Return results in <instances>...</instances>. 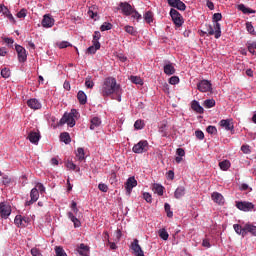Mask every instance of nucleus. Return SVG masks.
<instances>
[{
	"mask_svg": "<svg viewBox=\"0 0 256 256\" xmlns=\"http://www.w3.org/2000/svg\"><path fill=\"white\" fill-rule=\"evenodd\" d=\"M185 191L186 190L184 186H179L174 192L175 199H181L182 197H185Z\"/></svg>",
	"mask_w": 256,
	"mask_h": 256,
	"instance_id": "4be33fe9",
	"label": "nucleus"
},
{
	"mask_svg": "<svg viewBox=\"0 0 256 256\" xmlns=\"http://www.w3.org/2000/svg\"><path fill=\"white\" fill-rule=\"evenodd\" d=\"M148 149H149V142H147V140H141L133 146L132 151L133 153L141 154V153H147Z\"/></svg>",
	"mask_w": 256,
	"mask_h": 256,
	"instance_id": "20e7f679",
	"label": "nucleus"
},
{
	"mask_svg": "<svg viewBox=\"0 0 256 256\" xmlns=\"http://www.w3.org/2000/svg\"><path fill=\"white\" fill-rule=\"evenodd\" d=\"M77 99L80 103V105H86L87 104V94L80 90L77 94Z\"/></svg>",
	"mask_w": 256,
	"mask_h": 256,
	"instance_id": "b1692460",
	"label": "nucleus"
},
{
	"mask_svg": "<svg viewBox=\"0 0 256 256\" xmlns=\"http://www.w3.org/2000/svg\"><path fill=\"white\" fill-rule=\"evenodd\" d=\"M204 107H206V109H211L212 107H215V100H213V99L205 100Z\"/></svg>",
	"mask_w": 256,
	"mask_h": 256,
	"instance_id": "37998d69",
	"label": "nucleus"
},
{
	"mask_svg": "<svg viewBox=\"0 0 256 256\" xmlns=\"http://www.w3.org/2000/svg\"><path fill=\"white\" fill-rule=\"evenodd\" d=\"M169 83H170V85H177V83H179V78L177 76H172L169 79Z\"/></svg>",
	"mask_w": 256,
	"mask_h": 256,
	"instance_id": "774afa93",
	"label": "nucleus"
},
{
	"mask_svg": "<svg viewBox=\"0 0 256 256\" xmlns=\"http://www.w3.org/2000/svg\"><path fill=\"white\" fill-rule=\"evenodd\" d=\"M158 235H159L160 239H163V241H167V239H169V233L164 228H162L158 231Z\"/></svg>",
	"mask_w": 256,
	"mask_h": 256,
	"instance_id": "72a5a7b5",
	"label": "nucleus"
},
{
	"mask_svg": "<svg viewBox=\"0 0 256 256\" xmlns=\"http://www.w3.org/2000/svg\"><path fill=\"white\" fill-rule=\"evenodd\" d=\"M133 19H136L137 21L142 19L141 14H139V12H137L135 9L132 10V13L130 14Z\"/></svg>",
	"mask_w": 256,
	"mask_h": 256,
	"instance_id": "052dcab7",
	"label": "nucleus"
},
{
	"mask_svg": "<svg viewBox=\"0 0 256 256\" xmlns=\"http://www.w3.org/2000/svg\"><path fill=\"white\" fill-rule=\"evenodd\" d=\"M57 46L59 47V49H67V47H71V43L67 41H62V42H58Z\"/></svg>",
	"mask_w": 256,
	"mask_h": 256,
	"instance_id": "6e6d98bb",
	"label": "nucleus"
},
{
	"mask_svg": "<svg viewBox=\"0 0 256 256\" xmlns=\"http://www.w3.org/2000/svg\"><path fill=\"white\" fill-rule=\"evenodd\" d=\"M27 105L28 107H30V109H41V102H39V100L32 98L30 100L27 101Z\"/></svg>",
	"mask_w": 256,
	"mask_h": 256,
	"instance_id": "a211bd4d",
	"label": "nucleus"
},
{
	"mask_svg": "<svg viewBox=\"0 0 256 256\" xmlns=\"http://www.w3.org/2000/svg\"><path fill=\"white\" fill-rule=\"evenodd\" d=\"M125 31L129 35H137V31L135 30V28L133 26H125Z\"/></svg>",
	"mask_w": 256,
	"mask_h": 256,
	"instance_id": "603ef678",
	"label": "nucleus"
},
{
	"mask_svg": "<svg viewBox=\"0 0 256 256\" xmlns=\"http://www.w3.org/2000/svg\"><path fill=\"white\" fill-rule=\"evenodd\" d=\"M144 21H146V23H148V24L153 23V12L147 11L144 14Z\"/></svg>",
	"mask_w": 256,
	"mask_h": 256,
	"instance_id": "4c0bfd02",
	"label": "nucleus"
},
{
	"mask_svg": "<svg viewBox=\"0 0 256 256\" xmlns=\"http://www.w3.org/2000/svg\"><path fill=\"white\" fill-rule=\"evenodd\" d=\"M31 255H33V256H43V254H41V250H39L38 248H32L31 249Z\"/></svg>",
	"mask_w": 256,
	"mask_h": 256,
	"instance_id": "69168bd1",
	"label": "nucleus"
},
{
	"mask_svg": "<svg viewBox=\"0 0 256 256\" xmlns=\"http://www.w3.org/2000/svg\"><path fill=\"white\" fill-rule=\"evenodd\" d=\"M247 233H251V235L256 237V226L251 223L245 224V235H247Z\"/></svg>",
	"mask_w": 256,
	"mask_h": 256,
	"instance_id": "412c9836",
	"label": "nucleus"
},
{
	"mask_svg": "<svg viewBox=\"0 0 256 256\" xmlns=\"http://www.w3.org/2000/svg\"><path fill=\"white\" fill-rule=\"evenodd\" d=\"M233 229H234L235 233H237V235H242L243 237H245V225H244V227L242 228L241 225H239V224H234V225H233Z\"/></svg>",
	"mask_w": 256,
	"mask_h": 256,
	"instance_id": "c85d7f7f",
	"label": "nucleus"
},
{
	"mask_svg": "<svg viewBox=\"0 0 256 256\" xmlns=\"http://www.w3.org/2000/svg\"><path fill=\"white\" fill-rule=\"evenodd\" d=\"M207 32L208 35H214L215 39H219V37H221V24L220 23H216L213 26L209 25L207 28Z\"/></svg>",
	"mask_w": 256,
	"mask_h": 256,
	"instance_id": "0eeeda50",
	"label": "nucleus"
},
{
	"mask_svg": "<svg viewBox=\"0 0 256 256\" xmlns=\"http://www.w3.org/2000/svg\"><path fill=\"white\" fill-rule=\"evenodd\" d=\"M197 89L200 93H209L212 89L211 81L209 80H202L197 84Z\"/></svg>",
	"mask_w": 256,
	"mask_h": 256,
	"instance_id": "423d86ee",
	"label": "nucleus"
},
{
	"mask_svg": "<svg viewBox=\"0 0 256 256\" xmlns=\"http://www.w3.org/2000/svg\"><path fill=\"white\" fill-rule=\"evenodd\" d=\"M68 218L74 223V227H81V221L72 212H68Z\"/></svg>",
	"mask_w": 256,
	"mask_h": 256,
	"instance_id": "473e14b6",
	"label": "nucleus"
},
{
	"mask_svg": "<svg viewBox=\"0 0 256 256\" xmlns=\"http://www.w3.org/2000/svg\"><path fill=\"white\" fill-rule=\"evenodd\" d=\"M165 75H175V66L173 64L168 63L164 66Z\"/></svg>",
	"mask_w": 256,
	"mask_h": 256,
	"instance_id": "393cba45",
	"label": "nucleus"
},
{
	"mask_svg": "<svg viewBox=\"0 0 256 256\" xmlns=\"http://www.w3.org/2000/svg\"><path fill=\"white\" fill-rule=\"evenodd\" d=\"M137 185L135 177H129L125 183L126 195H131V191Z\"/></svg>",
	"mask_w": 256,
	"mask_h": 256,
	"instance_id": "ddd939ff",
	"label": "nucleus"
},
{
	"mask_svg": "<svg viewBox=\"0 0 256 256\" xmlns=\"http://www.w3.org/2000/svg\"><path fill=\"white\" fill-rule=\"evenodd\" d=\"M241 151H243L246 155H249V153H251V148L249 147V145H242Z\"/></svg>",
	"mask_w": 256,
	"mask_h": 256,
	"instance_id": "338daca9",
	"label": "nucleus"
},
{
	"mask_svg": "<svg viewBox=\"0 0 256 256\" xmlns=\"http://www.w3.org/2000/svg\"><path fill=\"white\" fill-rule=\"evenodd\" d=\"M238 9H239V11H242V13H244L245 15L255 13V10H253L251 8H247L246 6H244V4L238 5Z\"/></svg>",
	"mask_w": 256,
	"mask_h": 256,
	"instance_id": "c756f323",
	"label": "nucleus"
},
{
	"mask_svg": "<svg viewBox=\"0 0 256 256\" xmlns=\"http://www.w3.org/2000/svg\"><path fill=\"white\" fill-rule=\"evenodd\" d=\"M98 189L99 191H102V193H107L109 191V186H107L105 183H100L98 185Z\"/></svg>",
	"mask_w": 256,
	"mask_h": 256,
	"instance_id": "13d9d810",
	"label": "nucleus"
},
{
	"mask_svg": "<svg viewBox=\"0 0 256 256\" xmlns=\"http://www.w3.org/2000/svg\"><path fill=\"white\" fill-rule=\"evenodd\" d=\"M131 83H134V85H143V79L139 76H130Z\"/></svg>",
	"mask_w": 256,
	"mask_h": 256,
	"instance_id": "58836bf2",
	"label": "nucleus"
},
{
	"mask_svg": "<svg viewBox=\"0 0 256 256\" xmlns=\"http://www.w3.org/2000/svg\"><path fill=\"white\" fill-rule=\"evenodd\" d=\"M42 27L45 29H50V27H53L55 25V19L51 17V14H45L42 19Z\"/></svg>",
	"mask_w": 256,
	"mask_h": 256,
	"instance_id": "1a4fd4ad",
	"label": "nucleus"
},
{
	"mask_svg": "<svg viewBox=\"0 0 256 256\" xmlns=\"http://www.w3.org/2000/svg\"><path fill=\"white\" fill-rule=\"evenodd\" d=\"M1 76L4 79H9V77H11V70H9V68H4L1 70Z\"/></svg>",
	"mask_w": 256,
	"mask_h": 256,
	"instance_id": "49530a36",
	"label": "nucleus"
},
{
	"mask_svg": "<svg viewBox=\"0 0 256 256\" xmlns=\"http://www.w3.org/2000/svg\"><path fill=\"white\" fill-rule=\"evenodd\" d=\"M220 127L226 131H233L235 126L233 125V119H223L219 122Z\"/></svg>",
	"mask_w": 256,
	"mask_h": 256,
	"instance_id": "2eb2a0df",
	"label": "nucleus"
},
{
	"mask_svg": "<svg viewBox=\"0 0 256 256\" xmlns=\"http://www.w3.org/2000/svg\"><path fill=\"white\" fill-rule=\"evenodd\" d=\"M60 141H62V143H65V145H69V143H71V136L69 135V132L61 133Z\"/></svg>",
	"mask_w": 256,
	"mask_h": 256,
	"instance_id": "cd10ccee",
	"label": "nucleus"
},
{
	"mask_svg": "<svg viewBox=\"0 0 256 256\" xmlns=\"http://www.w3.org/2000/svg\"><path fill=\"white\" fill-rule=\"evenodd\" d=\"M0 13L2 15H5L12 23H15V18L13 17V14H11L9 8H7L5 5H0Z\"/></svg>",
	"mask_w": 256,
	"mask_h": 256,
	"instance_id": "dca6fc26",
	"label": "nucleus"
},
{
	"mask_svg": "<svg viewBox=\"0 0 256 256\" xmlns=\"http://www.w3.org/2000/svg\"><path fill=\"white\" fill-rule=\"evenodd\" d=\"M221 19H223V15L221 13H215L213 15V21L216 25V23H219V21H221Z\"/></svg>",
	"mask_w": 256,
	"mask_h": 256,
	"instance_id": "bf43d9fd",
	"label": "nucleus"
},
{
	"mask_svg": "<svg viewBox=\"0 0 256 256\" xmlns=\"http://www.w3.org/2000/svg\"><path fill=\"white\" fill-rule=\"evenodd\" d=\"M163 186L159 185V184H154V192L157 193V195H163Z\"/></svg>",
	"mask_w": 256,
	"mask_h": 256,
	"instance_id": "8fccbe9b",
	"label": "nucleus"
},
{
	"mask_svg": "<svg viewBox=\"0 0 256 256\" xmlns=\"http://www.w3.org/2000/svg\"><path fill=\"white\" fill-rule=\"evenodd\" d=\"M16 53L18 55V60L20 63H25L27 61V50L21 45H16Z\"/></svg>",
	"mask_w": 256,
	"mask_h": 256,
	"instance_id": "9d476101",
	"label": "nucleus"
},
{
	"mask_svg": "<svg viewBox=\"0 0 256 256\" xmlns=\"http://www.w3.org/2000/svg\"><path fill=\"white\" fill-rule=\"evenodd\" d=\"M18 19H25L27 17V9L23 8L17 13Z\"/></svg>",
	"mask_w": 256,
	"mask_h": 256,
	"instance_id": "4d7b16f0",
	"label": "nucleus"
},
{
	"mask_svg": "<svg viewBox=\"0 0 256 256\" xmlns=\"http://www.w3.org/2000/svg\"><path fill=\"white\" fill-rule=\"evenodd\" d=\"M130 248L132 251H134L136 256H145V253L143 252V249L141 248V245H139V240L134 239L133 242L131 243Z\"/></svg>",
	"mask_w": 256,
	"mask_h": 256,
	"instance_id": "f8f14e48",
	"label": "nucleus"
},
{
	"mask_svg": "<svg viewBox=\"0 0 256 256\" xmlns=\"http://www.w3.org/2000/svg\"><path fill=\"white\" fill-rule=\"evenodd\" d=\"M167 2L170 7H174V9H178V11H185V9H187V5L181 0H167Z\"/></svg>",
	"mask_w": 256,
	"mask_h": 256,
	"instance_id": "9b49d317",
	"label": "nucleus"
},
{
	"mask_svg": "<svg viewBox=\"0 0 256 256\" xmlns=\"http://www.w3.org/2000/svg\"><path fill=\"white\" fill-rule=\"evenodd\" d=\"M219 167L222 171H227L231 167V162L229 160H223L219 163Z\"/></svg>",
	"mask_w": 256,
	"mask_h": 256,
	"instance_id": "f704fd0d",
	"label": "nucleus"
},
{
	"mask_svg": "<svg viewBox=\"0 0 256 256\" xmlns=\"http://www.w3.org/2000/svg\"><path fill=\"white\" fill-rule=\"evenodd\" d=\"M99 49H101V47L97 48V46L93 45V46L88 47L87 53H90V55H95V53H97V51H99Z\"/></svg>",
	"mask_w": 256,
	"mask_h": 256,
	"instance_id": "09e8293b",
	"label": "nucleus"
},
{
	"mask_svg": "<svg viewBox=\"0 0 256 256\" xmlns=\"http://www.w3.org/2000/svg\"><path fill=\"white\" fill-rule=\"evenodd\" d=\"M66 167L67 169H71L72 171H77V172L81 171V168L77 167V165H75V163L71 161H68L66 163Z\"/></svg>",
	"mask_w": 256,
	"mask_h": 256,
	"instance_id": "a19ab883",
	"label": "nucleus"
},
{
	"mask_svg": "<svg viewBox=\"0 0 256 256\" xmlns=\"http://www.w3.org/2000/svg\"><path fill=\"white\" fill-rule=\"evenodd\" d=\"M236 207L239 211H244L245 213L255 211V204L247 201H236Z\"/></svg>",
	"mask_w": 256,
	"mask_h": 256,
	"instance_id": "39448f33",
	"label": "nucleus"
},
{
	"mask_svg": "<svg viewBox=\"0 0 256 256\" xmlns=\"http://www.w3.org/2000/svg\"><path fill=\"white\" fill-rule=\"evenodd\" d=\"M14 223L18 227H23V220L21 215H17L14 219Z\"/></svg>",
	"mask_w": 256,
	"mask_h": 256,
	"instance_id": "864d4df0",
	"label": "nucleus"
},
{
	"mask_svg": "<svg viewBox=\"0 0 256 256\" xmlns=\"http://www.w3.org/2000/svg\"><path fill=\"white\" fill-rule=\"evenodd\" d=\"M165 212L167 213V217H173V211H171V205L169 203L164 204Z\"/></svg>",
	"mask_w": 256,
	"mask_h": 256,
	"instance_id": "de8ad7c7",
	"label": "nucleus"
},
{
	"mask_svg": "<svg viewBox=\"0 0 256 256\" xmlns=\"http://www.w3.org/2000/svg\"><path fill=\"white\" fill-rule=\"evenodd\" d=\"M27 139H29L30 143L37 145L39 143V139H41V134H39V132H30Z\"/></svg>",
	"mask_w": 256,
	"mask_h": 256,
	"instance_id": "f3484780",
	"label": "nucleus"
},
{
	"mask_svg": "<svg viewBox=\"0 0 256 256\" xmlns=\"http://www.w3.org/2000/svg\"><path fill=\"white\" fill-rule=\"evenodd\" d=\"M68 218L74 223V227H81V221L72 212H68Z\"/></svg>",
	"mask_w": 256,
	"mask_h": 256,
	"instance_id": "2f4dec72",
	"label": "nucleus"
},
{
	"mask_svg": "<svg viewBox=\"0 0 256 256\" xmlns=\"http://www.w3.org/2000/svg\"><path fill=\"white\" fill-rule=\"evenodd\" d=\"M30 198L32 201H38L39 200V190L37 188H33L30 192Z\"/></svg>",
	"mask_w": 256,
	"mask_h": 256,
	"instance_id": "c9c22d12",
	"label": "nucleus"
},
{
	"mask_svg": "<svg viewBox=\"0 0 256 256\" xmlns=\"http://www.w3.org/2000/svg\"><path fill=\"white\" fill-rule=\"evenodd\" d=\"M11 215V206L5 202L0 203V216L2 219H7Z\"/></svg>",
	"mask_w": 256,
	"mask_h": 256,
	"instance_id": "6e6552de",
	"label": "nucleus"
},
{
	"mask_svg": "<svg viewBox=\"0 0 256 256\" xmlns=\"http://www.w3.org/2000/svg\"><path fill=\"white\" fill-rule=\"evenodd\" d=\"M191 108L196 113L202 114L204 112V109L202 108L201 104H199V102L197 100L192 101Z\"/></svg>",
	"mask_w": 256,
	"mask_h": 256,
	"instance_id": "a878e982",
	"label": "nucleus"
},
{
	"mask_svg": "<svg viewBox=\"0 0 256 256\" xmlns=\"http://www.w3.org/2000/svg\"><path fill=\"white\" fill-rule=\"evenodd\" d=\"M77 110L72 109L70 113H65L59 121V125H65L67 123L68 127H75V119L77 117Z\"/></svg>",
	"mask_w": 256,
	"mask_h": 256,
	"instance_id": "f03ea898",
	"label": "nucleus"
},
{
	"mask_svg": "<svg viewBox=\"0 0 256 256\" xmlns=\"http://www.w3.org/2000/svg\"><path fill=\"white\" fill-rule=\"evenodd\" d=\"M113 29V24L109 22H105L103 25L100 27V31H111Z\"/></svg>",
	"mask_w": 256,
	"mask_h": 256,
	"instance_id": "a18cd8bd",
	"label": "nucleus"
},
{
	"mask_svg": "<svg viewBox=\"0 0 256 256\" xmlns=\"http://www.w3.org/2000/svg\"><path fill=\"white\" fill-rule=\"evenodd\" d=\"M119 7H120L123 15H126V17H129V15H131V13H133V6H131V4H129L128 2H121L119 4Z\"/></svg>",
	"mask_w": 256,
	"mask_h": 256,
	"instance_id": "4468645a",
	"label": "nucleus"
},
{
	"mask_svg": "<svg viewBox=\"0 0 256 256\" xmlns=\"http://www.w3.org/2000/svg\"><path fill=\"white\" fill-rule=\"evenodd\" d=\"M76 157H78L79 161H85V150L83 148H78Z\"/></svg>",
	"mask_w": 256,
	"mask_h": 256,
	"instance_id": "ea45409f",
	"label": "nucleus"
},
{
	"mask_svg": "<svg viewBox=\"0 0 256 256\" xmlns=\"http://www.w3.org/2000/svg\"><path fill=\"white\" fill-rule=\"evenodd\" d=\"M206 131H207V133H209V135H217V127H215V126H208L207 128H206Z\"/></svg>",
	"mask_w": 256,
	"mask_h": 256,
	"instance_id": "3c124183",
	"label": "nucleus"
},
{
	"mask_svg": "<svg viewBox=\"0 0 256 256\" xmlns=\"http://www.w3.org/2000/svg\"><path fill=\"white\" fill-rule=\"evenodd\" d=\"M99 39H101V32L95 31L93 35V41H92L94 47H97V48L101 47V43H99Z\"/></svg>",
	"mask_w": 256,
	"mask_h": 256,
	"instance_id": "bb28decb",
	"label": "nucleus"
},
{
	"mask_svg": "<svg viewBox=\"0 0 256 256\" xmlns=\"http://www.w3.org/2000/svg\"><path fill=\"white\" fill-rule=\"evenodd\" d=\"M68 218L74 223V227H81V221L72 212H68Z\"/></svg>",
	"mask_w": 256,
	"mask_h": 256,
	"instance_id": "7c9ffc66",
	"label": "nucleus"
},
{
	"mask_svg": "<svg viewBox=\"0 0 256 256\" xmlns=\"http://www.w3.org/2000/svg\"><path fill=\"white\" fill-rule=\"evenodd\" d=\"M159 133H161L162 137H167L169 133L167 132V123H162L159 127Z\"/></svg>",
	"mask_w": 256,
	"mask_h": 256,
	"instance_id": "e433bc0d",
	"label": "nucleus"
},
{
	"mask_svg": "<svg viewBox=\"0 0 256 256\" xmlns=\"http://www.w3.org/2000/svg\"><path fill=\"white\" fill-rule=\"evenodd\" d=\"M246 29L250 35H255V28L253 27V24L251 22L246 23Z\"/></svg>",
	"mask_w": 256,
	"mask_h": 256,
	"instance_id": "5fc2aeb1",
	"label": "nucleus"
},
{
	"mask_svg": "<svg viewBox=\"0 0 256 256\" xmlns=\"http://www.w3.org/2000/svg\"><path fill=\"white\" fill-rule=\"evenodd\" d=\"M34 189H37L38 192L41 193V195H43V193H45V186H43L42 183H37L36 187Z\"/></svg>",
	"mask_w": 256,
	"mask_h": 256,
	"instance_id": "0e129e2a",
	"label": "nucleus"
},
{
	"mask_svg": "<svg viewBox=\"0 0 256 256\" xmlns=\"http://www.w3.org/2000/svg\"><path fill=\"white\" fill-rule=\"evenodd\" d=\"M79 255L88 256L89 255V246L84 243L80 244L77 248Z\"/></svg>",
	"mask_w": 256,
	"mask_h": 256,
	"instance_id": "6ab92c4d",
	"label": "nucleus"
},
{
	"mask_svg": "<svg viewBox=\"0 0 256 256\" xmlns=\"http://www.w3.org/2000/svg\"><path fill=\"white\" fill-rule=\"evenodd\" d=\"M55 253H56V256H67V253L65 252V250L61 246H56L55 247Z\"/></svg>",
	"mask_w": 256,
	"mask_h": 256,
	"instance_id": "79ce46f5",
	"label": "nucleus"
},
{
	"mask_svg": "<svg viewBox=\"0 0 256 256\" xmlns=\"http://www.w3.org/2000/svg\"><path fill=\"white\" fill-rule=\"evenodd\" d=\"M143 199H145L146 203H151L153 201V198L149 194V192H144L143 193Z\"/></svg>",
	"mask_w": 256,
	"mask_h": 256,
	"instance_id": "680f3d73",
	"label": "nucleus"
},
{
	"mask_svg": "<svg viewBox=\"0 0 256 256\" xmlns=\"http://www.w3.org/2000/svg\"><path fill=\"white\" fill-rule=\"evenodd\" d=\"M145 127V122L143 120H136L134 123V129L141 130Z\"/></svg>",
	"mask_w": 256,
	"mask_h": 256,
	"instance_id": "c03bdc74",
	"label": "nucleus"
},
{
	"mask_svg": "<svg viewBox=\"0 0 256 256\" xmlns=\"http://www.w3.org/2000/svg\"><path fill=\"white\" fill-rule=\"evenodd\" d=\"M100 94L102 97H111L121 103V85L117 84V80L113 77L104 79L100 87Z\"/></svg>",
	"mask_w": 256,
	"mask_h": 256,
	"instance_id": "f257e3e1",
	"label": "nucleus"
},
{
	"mask_svg": "<svg viewBox=\"0 0 256 256\" xmlns=\"http://www.w3.org/2000/svg\"><path fill=\"white\" fill-rule=\"evenodd\" d=\"M212 201L214 203H218L219 205H221V203H223V195L219 192H213L212 195Z\"/></svg>",
	"mask_w": 256,
	"mask_h": 256,
	"instance_id": "5701e85b",
	"label": "nucleus"
},
{
	"mask_svg": "<svg viewBox=\"0 0 256 256\" xmlns=\"http://www.w3.org/2000/svg\"><path fill=\"white\" fill-rule=\"evenodd\" d=\"M195 135L200 141H203L205 139V134L201 130H196Z\"/></svg>",
	"mask_w": 256,
	"mask_h": 256,
	"instance_id": "e2e57ef3",
	"label": "nucleus"
},
{
	"mask_svg": "<svg viewBox=\"0 0 256 256\" xmlns=\"http://www.w3.org/2000/svg\"><path fill=\"white\" fill-rule=\"evenodd\" d=\"M170 17L175 25V27H183V23H185V20L183 19V15L179 13L175 8H171L170 10Z\"/></svg>",
	"mask_w": 256,
	"mask_h": 256,
	"instance_id": "7ed1b4c3",
	"label": "nucleus"
},
{
	"mask_svg": "<svg viewBox=\"0 0 256 256\" xmlns=\"http://www.w3.org/2000/svg\"><path fill=\"white\" fill-rule=\"evenodd\" d=\"M90 129L91 131H95V129H97V127L101 126V118L99 117H93L90 121Z\"/></svg>",
	"mask_w": 256,
	"mask_h": 256,
	"instance_id": "aec40b11",
	"label": "nucleus"
}]
</instances>
